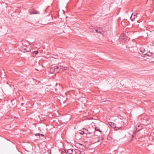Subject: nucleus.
<instances>
[{
  "label": "nucleus",
  "instance_id": "2eb2a0df",
  "mask_svg": "<svg viewBox=\"0 0 154 154\" xmlns=\"http://www.w3.org/2000/svg\"><path fill=\"white\" fill-rule=\"evenodd\" d=\"M76 145V146L78 147H79V148H80V146H82V145L80 144V143H77L75 144Z\"/></svg>",
  "mask_w": 154,
  "mask_h": 154
},
{
  "label": "nucleus",
  "instance_id": "6e6552de",
  "mask_svg": "<svg viewBox=\"0 0 154 154\" xmlns=\"http://www.w3.org/2000/svg\"><path fill=\"white\" fill-rule=\"evenodd\" d=\"M136 47H131L130 49V51H131V52H135V49H136Z\"/></svg>",
  "mask_w": 154,
  "mask_h": 154
},
{
  "label": "nucleus",
  "instance_id": "393cba45",
  "mask_svg": "<svg viewBox=\"0 0 154 154\" xmlns=\"http://www.w3.org/2000/svg\"><path fill=\"white\" fill-rule=\"evenodd\" d=\"M146 58H147V59H149V58H147V57Z\"/></svg>",
  "mask_w": 154,
  "mask_h": 154
},
{
  "label": "nucleus",
  "instance_id": "9b49d317",
  "mask_svg": "<svg viewBox=\"0 0 154 154\" xmlns=\"http://www.w3.org/2000/svg\"><path fill=\"white\" fill-rule=\"evenodd\" d=\"M73 149H68L67 150V152L69 154H72V153L73 152Z\"/></svg>",
  "mask_w": 154,
  "mask_h": 154
},
{
  "label": "nucleus",
  "instance_id": "f8f14e48",
  "mask_svg": "<svg viewBox=\"0 0 154 154\" xmlns=\"http://www.w3.org/2000/svg\"><path fill=\"white\" fill-rule=\"evenodd\" d=\"M145 50L143 48L141 47L140 48V51L142 54L143 53H144Z\"/></svg>",
  "mask_w": 154,
  "mask_h": 154
},
{
  "label": "nucleus",
  "instance_id": "0eeeda50",
  "mask_svg": "<svg viewBox=\"0 0 154 154\" xmlns=\"http://www.w3.org/2000/svg\"><path fill=\"white\" fill-rule=\"evenodd\" d=\"M95 131L94 132V134L95 135H96V132H97V131L99 132L100 133H101V134L102 133V131H100L98 128L97 127L95 128ZM97 135L98 136V135Z\"/></svg>",
  "mask_w": 154,
  "mask_h": 154
},
{
  "label": "nucleus",
  "instance_id": "5701e85b",
  "mask_svg": "<svg viewBox=\"0 0 154 154\" xmlns=\"http://www.w3.org/2000/svg\"><path fill=\"white\" fill-rule=\"evenodd\" d=\"M83 130H85V129L84 128H83Z\"/></svg>",
  "mask_w": 154,
  "mask_h": 154
},
{
  "label": "nucleus",
  "instance_id": "20e7f679",
  "mask_svg": "<svg viewBox=\"0 0 154 154\" xmlns=\"http://www.w3.org/2000/svg\"><path fill=\"white\" fill-rule=\"evenodd\" d=\"M109 124L112 128H117L116 127V124L114 123L113 122H109Z\"/></svg>",
  "mask_w": 154,
  "mask_h": 154
},
{
  "label": "nucleus",
  "instance_id": "b1692460",
  "mask_svg": "<svg viewBox=\"0 0 154 154\" xmlns=\"http://www.w3.org/2000/svg\"><path fill=\"white\" fill-rule=\"evenodd\" d=\"M148 150H149V151H150L151 150H149V149H148Z\"/></svg>",
  "mask_w": 154,
  "mask_h": 154
},
{
  "label": "nucleus",
  "instance_id": "412c9836",
  "mask_svg": "<svg viewBox=\"0 0 154 154\" xmlns=\"http://www.w3.org/2000/svg\"><path fill=\"white\" fill-rule=\"evenodd\" d=\"M151 146V145H149L148 146Z\"/></svg>",
  "mask_w": 154,
  "mask_h": 154
},
{
  "label": "nucleus",
  "instance_id": "f3484780",
  "mask_svg": "<svg viewBox=\"0 0 154 154\" xmlns=\"http://www.w3.org/2000/svg\"><path fill=\"white\" fill-rule=\"evenodd\" d=\"M84 132H86L87 133H88V134H86V135H87V136L88 137V135L90 134V133H88V130H87V129H85V131H84Z\"/></svg>",
  "mask_w": 154,
  "mask_h": 154
},
{
  "label": "nucleus",
  "instance_id": "4be33fe9",
  "mask_svg": "<svg viewBox=\"0 0 154 154\" xmlns=\"http://www.w3.org/2000/svg\"><path fill=\"white\" fill-rule=\"evenodd\" d=\"M143 53V54H145V53H146V52H145H145H144V53Z\"/></svg>",
  "mask_w": 154,
  "mask_h": 154
},
{
  "label": "nucleus",
  "instance_id": "a878e982",
  "mask_svg": "<svg viewBox=\"0 0 154 154\" xmlns=\"http://www.w3.org/2000/svg\"><path fill=\"white\" fill-rule=\"evenodd\" d=\"M22 105H23V103H22Z\"/></svg>",
  "mask_w": 154,
  "mask_h": 154
},
{
  "label": "nucleus",
  "instance_id": "ddd939ff",
  "mask_svg": "<svg viewBox=\"0 0 154 154\" xmlns=\"http://www.w3.org/2000/svg\"><path fill=\"white\" fill-rule=\"evenodd\" d=\"M75 152L79 154H83L82 152H81L79 150H75Z\"/></svg>",
  "mask_w": 154,
  "mask_h": 154
},
{
  "label": "nucleus",
  "instance_id": "dca6fc26",
  "mask_svg": "<svg viewBox=\"0 0 154 154\" xmlns=\"http://www.w3.org/2000/svg\"><path fill=\"white\" fill-rule=\"evenodd\" d=\"M36 136H39L41 135L42 136H44V135L42 134H40L39 133H37L35 134V135Z\"/></svg>",
  "mask_w": 154,
  "mask_h": 154
},
{
  "label": "nucleus",
  "instance_id": "4468645a",
  "mask_svg": "<svg viewBox=\"0 0 154 154\" xmlns=\"http://www.w3.org/2000/svg\"><path fill=\"white\" fill-rule=\"evenodd\" d=\"M80 134H82V135H83V134H88L86 132H84V131H81L80 132Z\"/></svg>",
  "mask_w": 154,
  "mask_h": 154
},
{
  "label": "nucleus",
  "instance_id": "9d476101",
  "mask_svg": "<svg viewBox=\"0 0 154 154\" xmlns=\"http://www.w3.org/2000/svg\"><path fill=\"white\" fill-rule=\"evenodd\" d=\"M38 53V51H33L32 53V56L33 57L35 56Z\"/></svg>",
  "mask_w": 154,
  "mask_h": 154
},
{
  "label": "nucleus",
  "instance_id": "7ed1b4c3",
  "mask_svg": "<svg viewBox=\"0 0 154 154\" xmlns=\"http://www.w3.org/2000/svg\"><path fill=\"white\" fill-rule=\"evenodd\" d=\"M136 131L138 132L142 129V126L141 125H136Z\"/></svg>",
  "mask_w": 154,
  "mask_h": 154
},
{
  "label": "nucleus",
  "instance_id": "a211bd4d",
  "mask_svg": "<svg viewBox=\"0 0 154 154\" xmlns=\"http://www.w3.org/2000/svg\"><path fill=\"white\" fill-rule=\"evenodd\" d=\"M1 77L2 78H4L5 77V75H3V74H2V73H1Z\"/></svg>",
  "mask_w": 154,
  "mask_h": 154
},
{
  "label": "nucleus",
  "instance_id": "6ab92c4d",
  "mask_svg": "<svg viewBox=\"0 0 154 154\" xmlns=\"http://www.w3.org/2000/svg\"><path fill=\"white\" fill-rule=\"evenodd\" d=\"M137 21L138 23H139L140 22L139 20H137Z\"/></svg>",
  "mask_w": 154,
  "mask_h": 154
},
{
  "label": "nucleus",
  "instance_id": "aec40b11",
  "mask_svg": "<svg viewBox=\"0 0 154 154\" xmlns=\"http://www.w3.org/2000/svg\"><path fill=\"white\" fill-rule=\"evenodd\" d=\"M134 133H133V135H132V137H134Z\"/></svg>",
  "mask_w": 154,
  "mask_h": 154
},
{
  "label": "nucleus",
  "instance_id": "f257e3e1",
  "mask_svg": "<svg viewBox=\"0 0 154 154\" xmlns=\"http://www.w3.org/2000/svg\"><path fill=\"white\" fill-rule=\"evenodd\" d=\"M67 68V67L63 66H56L53 67L51 68L50 69V72L52 73L54 72L58 73L59 72H62Z\"/></svg>",
  "mask_w": 154,
  "mask_h": 154
},
{
  "label": "nucleus",
  "instance_id": "39448f33",
  "mask_svg": "<svg viewBox=\"0 0 154 154\" xmlns=\"http://www.w3.org/2000/svg\"><path fill=\"white\" fill-rule=\"evenodd\" d=\"M135 15H134V16L132 15H132L130 17V19L132 21H134L135 20V19H136L137 17L136 16V17H135Z\"/></svg>",
  "mask_w": 154,
  "mask_h": 154
},
{
  "label": "nucleus",
  "instance_id": "423d86ee",
  "mask_svg": "<svg viewBox=\"0 0 154 154\" xmlns=\"http://www.w3.org/2000/svg\"><path fill=\"white\" fill-rule=\"evenodd\" d=\"M22 51L24 52H29L31 51V49H29L28 50L27 48H23Z\"/></svg>",
  "mask_w": 154,
  "mask_h": 154
},
{
  "label": "nucleus",
  "instance_id": "f03ea898",
  "mask_svg": "<svg viewBox=\"0 0 154 154\" xmlns=\"http://www.w3.org/2000/svg\"><path fill=\"white\" fill-rule=\"evenodd\" d=\"M92 27H91L89 29L90 31L94 32H95L97 33L102 34V30L101 28H99L98 29H95L94 28L93 29H92Z\"/></svg>",
  "mask_w": 154,
  "mask_h": 154
},
{
  "label": "nucleus",
  "instance_id": "1a4fd4ad",
  "mask_svg": "<svg viewBox=\"0 0 154 154\" xmlns=\"http://www.w3.org/2000/svg\"><path fill=\"white\" fill-rule=\"evenodd\" d=\"M152 54L151 53H145L143 54V55H145L146 57H151Z\"/></svg>",
  "mask_w": 154,
  "mask_h": 154
}]
</instances>
